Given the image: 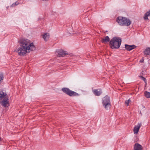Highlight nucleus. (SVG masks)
I'll return each instance as SVG.
<instances>
[{"label":"nucleus","mask_w":150,"mask_h":150,"mask_svg":"<svg viewBox=\"0 0 150 150\" xmlns=\"http://www.w3.org/2000/svg\"><path fill=\"white\" fill-rule=\"evenodd\" d=\"M20 46L18 48L17 52L20 56H24L27 53H29L30 51L35 50V46L33 43L27 39H22L19 41Z\"/></svg>","instance_id":"obj_1"},{"label":"nucleus","mask_w":150,"mask_h":150,"mask_svg":"<svg viewBox=\"0 0 150 150\" xmlns=\"http://www.w3.org/2000/svg\"><path fill=\"white\" fill-rule=\"evenodd\" d=\"M0 103L4 107L9 106L8 96L5 92L2 91L0 92Z\"/></svg>","instance_id":"obj_2"},{"label":"nucleus","mask_w":150,"mask_h":150,"mask_svg":"<svg viewBox=\"0 0 150 150\" xmlns=\"http://www.w3.org/2000/svg\"><path fill=\"white\" fill-rule=\"evenodd\" d=\"M121 39L118 37H114L112 38L110 42V45L112 49L118 48L121 44Z\"/></svg>","instance_id":"obj_3"},{"label":"nucleus","mask_w":150,"mask_h":150,"mask_svg":"<svg viewBox=\"0 0 150 150\" xmlns=\"http://www.w3.org/2000/svg\"><path fill=\"white\" fill-rule=\"evenodd\" d=\"M117 21L121 25L128 26L131 23V21L129 19L127 18L121 16L118 17Z\"/></svg>","instance_id":"obj_4"},{"label":"nucleus","mask_w":150,"mask_h":150,"mask_svg":"<svg viewBox=\"0 0 150 150\" xmlns=\"http://www.w3.org/2000/svg\"><path fill=\"white\" fill-rule=\"evenodd\" d=\"M102 101L103 106L104 108L106 110L109 109L111 106L110 97L106 95L103 98Z\"/></svg>","instance_id":"obj_5"},{"label":"nucleus","mask_w":150,"mask_h":150,"mask_svg":"<svg viewBox=\"0 0 150 150\" xmlns=\"http://www.w3.org/2000/svg\"><path fill=\"white\" fill-rule=\"evenodd\" d=\"M63 92L69 96H79V94L76 92L70 90L69 88H62Z\"/></svg>","instance_id":"obj_6"},{"label":"nucleus","mask_w":150,"mask_h":150,"mask_svg":"<svg viewBox=\"0 0 150 150\" xmlns=\"http://www.w3.org/2000/svg\"><path fill=\"white\" fill-rule=\"evenodd\" d=\"M56 52L58 54L57 56L59 57H64L67 54L66 52L61 49L57 50Z\"/></svg>","instance_id":"obj_7"},{"label":"nucleus","mask_w":150,"mask_h":150,"mask_svg":"<svg viewBox=\"0 0 150 150\" xmlns=\"http://www.w3.org/2000/svg\"><path fill=\"white\" fill-rule=\"evenodd\" d=\"M141 125V123H138L137 125L135 126L134 129V132L135 134H137L138 133L140 128Z\"/></svg>","instance_id":"obj_8"},{"label":"nucleus","mask_w":150,"mask_h":150,"mask_svg":"<svg viewBox=\"0 0 150 150\" xmlns=\"http://www.w3.org/2000/svg\"><path fill=\"white\" fill-rule=\"evenodd\" d=\"M93 92L95 95L97 96H100L102 93L101 90L100 88L94 89L93 90Z\"/></svg>","instance_id":"obj_9"},{"label":"nucleus","mask_w":150,"mask_h":150,"mask_svg":"<svg viewBox=\"0 0 150 150\" xmlns=\"http://www.w3.org/2000/svg\"><path fill=\"white\" fill-rule=\"evenodd\" d=\"M134 150H143L142 146L138 143H136L134 146Z\"/></svg>","instance_id":"obj_10"},{"label":"nucleus","mask_w":150,"mask_h":150,"mask_svg":"<svg viewBox=\"0 0 150 150\" xmlns=\"http://www.w3.org/2000/svg\"><path fill=\"white\" fill-rule=\"evenodd\" d=\"M125 49L128 51H130L132 50L135 48L136 46L134 45H128L125 44Z\"/></svg>","instance_id":"obj_11"},{"label":"nucleus","mask_w":150,"mask_h":150,"mask_svg":"<svg viewBox=\"0 0 150 150\" xmlns=\"http://www.w3.org/2000/svg\"><path fill=\"white\" fill-rule=\"evenodd\" d=\"M110 41V38L108 36H107L102 38L101 40L102 42L104 44H106Z\"/></svg>","instance_id":"obj_12"},{"label":"nucleus","mask_w":150,"mask_h":150,"mask_svg":"<svg viewBox=\"0 0 150 150\" xmlns=\"http://www.w3.org/2000/svg\"><path fill=\"white\" fill-rule=\"evenodd\" d=\"M42 36L44 41L46 42L49 39L50 36L49 34L47 33H44Z\"/></svg>","instance_id":"obj_13"},{"label":"nucleus","mask_w":150,"mask_h":150,"mask_svg":"<svg viewBox=\"0 0 150 150\" xmlns=\"http://www.w3.org/2000/svg\"><path fill=\"white\" fill-rule=\"evenodd\" d=\"M149 16L150 17V10L145 14L144 17V19L146 20H148V17Z\"/></svg>","instance_id":"obj_14"},{"label":"nucleus","mask_w":150,"mask_h":150,"mask_svg":"<svg viewBox=\"0 0 150 150\" xmlns=\"http://www.w3.org/2000/svg\"><path fill=\"white\" fill-rule=\"evenodd\" d=\"M144 52L145 54L150 55V48H146Z\"/></svg>","instance_id":"obj_15"},{"label":"nucleus","mask_w":150,"mask_h":150,"mask_svg":"<svg viewBox=\"0 0 150 150\" xmlns=\"http://www.w3.org/2000/svg\"><path fill=\"white\" fill-rule=\"evenodd\" d=\"M144 96L147 98H150V92L146 91L144 93Z\"/></svg>","instance_id":"obj_16"},{"label":"nucleus","mask_w":150,"mask_h":150,"mask_svg":"<svg viewBox=\"0 0 150 150\" xmlns=\"http://www.w3.org/2000/svg\"><path fill=\"white\" fill-rule=\"evenodd\" d=\"M4 74H0V84L2 82L4 79Z\"/></svg>","instance_id":"obj_17"},{"label":"nucleus","mask_w":150,"mask_h":150,"mask_svg":"<svg viewBox=\"0 0 150 150\" xmlns=\"http://www.w3.org/2000/svg\"><path fill=\"white\" fill-rule=\"evenodd\" d=\"M140 77L141 79L142 80H143V81H144V82L146 83V78H145L143 77L142 76H140Z\"/></svg>","instance_id":"obj_18"},{"label":"nucleus","mask_w":150,"mask_h":150,"mask_svg":"<svg viewBox=\"0 0 150 150\" xmlns=\"http://www.w3.org/2000/svg\"><path fill=\"white\" fill-rule=\"evenodd\" d=\"M18 4V2L17 1H16L15 3L11 5V6L12 7H13L15 6H17V5Z\"/></svg>","instance_id":"obj_19"},{"label":"nucleus","mask_w":150,"mask_h":150,"mask_svg":"<svg viewBox=\"0 0 150 150\" xmlns=\"http://www.w3.org/2000/svg\"><path fill=\"white\" fill-rule=\"evenodd\" d=\"M131 102L130 100L129 99L128 100H126L125 101V103L126 104L127 106L129 105V103Z\"/></svg>","instance_id":"obj_20"},{"label":"nucleus","mask_w":150,"mask_h":150,"mask_svg":"<svg viewBox=\"0 0 150 150\" xmlns=\"http://www.w3.org/2000/svg\"><path fill=\"white\" fill-rule=\"evenodd\" d=\"M144 61V59H141V60H140V62H143Z\"/></svg>","instance_id":"obj_21"}]
</instances>
